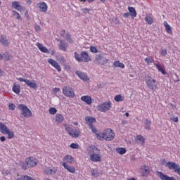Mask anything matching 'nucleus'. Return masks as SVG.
Listing matches in <instances>:
<instances>
[{
    "label": "nucleus",
    "instance_id": "f257e3e1",
    "mask_svg": "<svg viewBox=\"0 0 180 180\" xmlns=\"http://www.w3.org/2000/svg\"><path fill=\"white\" fill-rule=\"evenodd\" d=\"M115 131L111 129H105L103 132H98L96 134V137L98 140L101 141H112L115 139Z\"/></svg>",
    "mask_w": 180,
    "mask_h": 180
},
{
    "label": "nucleus",
    "instance_id": "f03ea898",
    "mask_svg": "<svg viewBox=\"0 0 180 180\" xmlns=\"http://www.w3.org/2000/svg\"><path fill=\"white\" fill-rule=\"evenodd\" d=\"M88 153L90 155L91 161L93 162H101L102 161V155H101V150L94 146H91L88 148Z\"/></svg>",
    "mask_w": 180,
    "mask_h": 180
},
{
    "label": "nucleus",
    "instance_id": "7ed1b4c3",
    "mask_svg": "<svg viewBox=\"0 0 180 180\" xmlns=\"http://www.w3.org/2000/svg\"><path fill=\"white\" fill-rule=\"evenodd\" d=\"M110 109H112V102L110 101L103 102L97 106V110L103 113H106Z\"/></svg>",
    "mask_w": 180,
    "mask_h": 180
},
{
    "label": "nucleus",
    "instance_id": "20e7f679",
    "mask_svg": "<svg viewBox=\"0 0 180 180\" xmlns=\"http://www.w3.org/2000/svg\"><path fill=\"white\" fill-rule=\"evenodd\" d=\"M18 109L21 110V114L24 117H32V110L27 108L25 104H19Z\"/></svg>",
    "mask_w": 180,
    "mask_h": 180
},
{
    "label": "nucleus",
    "instance_id": "39448f33",
    "mask_svg": "<svg viewBox=\"0 0 180 180\" xmlns=\"http://www.w3.org/2000/svg\"><path fill=\"white\" fill-rule=\"evenodd\" d=\"M106 55L104 53H99L95 56V63L99 64L100 65H105L109 63L108 58H106Z\"/></svg>",
    "mask_w": 180,
    "mask_h": 180
},
{
    "label": "nucleus",
    "instance_id": "423d86ee",
    "mask_svg": "<svg viewBox=\"0 0 180 180\" xmlns=\"http://www.w3.org/2000/svg\"><path fill=\"white\" fill-rule=\"evenodd\" d=\"M63 126L65 127V130L68 132V134L70 135L71 137H73L75 139H77V137H79V130L74 129L67 124H63Z\"/></svg>",
    "mask_w": 180,
    "mask_h": 180
},
{
    "label": "nucleus",
    "instance_id": "0eeeda50",
    "mask_svg": "<svg viewBox=\"0 0 180 180\" xmlns=\"http://www.w3.org/2000/svg\"><path fill=\"white\" fill-rule=\"evenodd\" d=\"M145 81L146 82L147 86L152 91H155V89H157V81L155 79H153L150 76H146Z\"/></svg>",
    "mask_w": 180,
    "mask_h": 180
},
{
    "label": "nucleus",
    "instance_id": "6e6552de",
    "mask_svg": "<svg viewBox=\"0 0 180 180\" xmlns=\"http://www.w3.org/2000/svg\"><path fill=\"white\" fill-rule=\"evenodd\" d=\"M25 162L28 168H34V167H37V164H39V160L34 157L26 158Z\"/></svg>",
    "mask_w": 180,
    "mask_h": 180
},
{
    "label": "nucleus",
    "instance_id": "1a4fd4ad",
    "mask_svg": "<svg viewBox=\"0 0 180 180\" xmlns=\"http://www.w3.org/2000/svg\"><path fill=\"white\" fill-rule=\"evenodd\" d=\"M166 167H167L169 169H173L174 172L180 175V167L179 165L174 162H168L166 164Z\"/></svg>",
    "mask_w": 180,
    "mask_h": 180
},
{
    "label": "nucleus",
    "instance_id": "9d476101",
    "mask_svg": "<svg viewBox=\"0 0 180 180\" xmlns=\"http://www.w3.org/2000/svg\"><path fill=\"white\" fill-rule=\"evenodd\" d=\"M58 169L56 167H46L44 170V174L45 175H56L57 174Z\"/></svg>",
    "mask_w": 180,
    "mask_h": 180
},
{
    "label": "nucleus",
    "instance_id": "9b49d317",
    "mask_svg": "<svg viewBox=\"0 0 180 180\" xmlns=\"http://www.w3.org/2000/svg\"><path fill=\"white\" fill-rule=\"evenodd\" d=\"M11 6L13 9H15V11H18V12H22V11H24L23 6L20 5V3L19 1H13L11 3Z\"/></svg>",
    "mask_w": 180,
    "mask_h": 180
},
{
    "label": "nucleus",
    "instance_id": "f8f14e48",
    "mask_svg": "<svg viewBox=\"0 0 180 180\" xmlns=\"http://www.w3.org/2000/svg\"><path fill=\"white\" fill-rule=\"evenodd\" d=\"M48 63L49 64H51V65H52V67H54L58 72H60L61 71V67L60 66L58 63L57 61H56L55 60H53L52 58L48 59Z\"/></svg>",
    "mask_w": 180,
    "mask_h": 180
},
{
    "label": "nucleus",
    "instance_id": "ddd939ff",
    "mask_svg": "<svg viewBox=\"0 0 180 180\" xmlns=\"http://www.w3.org/2000/svg\"><path fill=\"white\" fill-rule=\"evenodd\" d=\"M80 56H82V63L83 61L84 63H89V61L91 60V56H89V54L86 51L81 52Z\"/></svg>",
    "mask_w": 180,
    "mask_h": 180
},
{
    "label": "nucleus",
    "instance_id": "4468645a",
    "mask_svg": "<svg viewBox=\"0 0 180 180\" xmlns=\"http://www.w3.org/2000/svg\"><path fill=\"white\" fill-rule=\"evenodd\" d=\"M63 161V162H65V164H74V162H75L74 157H72L71 155H67L64 156Z\"/></svg>",
    "mask_w": 180,
    "mask_h": 180
},
{
    "label": "nucleus",
    "instance_id": "2eb2a0df",
    "mask_svg": "<svg viewBox=\"0 0 180 180\" xmlns=\"http://www.w3.org/2000/svg\"><path fill=\"white\" fill-rule=\"evenodd\" d=\"M62 165L65 168V169L68 171V172H70V174H75V171H76L75 167L68 165L65 162H62Z\"/></svg>",
    "mask_w": 180,
    "mask_h": 180
},
{
    "label": "nucleus",
    "instance_id": "dca6fc26",
    "mask_svg": "<svg viewBox=\"0 0 180 180\" xmlns=\"http://www.w3.org/2000/svg\"><path fill=\"white\" fill-rule=\"evenodd\" d=\"M141 172L143 176H148V175H150V167L147 165L141 166Z\"/></svg>",
    "mask_w": 180,
    "mask_h": 180
},
{
    "label": "nucleus",
    "instance_id": "f3484780",
    "mask_svg": "<svg viewBox=\"0 0 180 180\" xmlns=\"http://www.w3.org/2000/svg\"><path fill=\"white\" fill-rule=\"evenodd\" d=\"M76 75H78L79 78H80V79H82L83 81H88L89 79V78L88 77V75H86V74H85L84 72H82L79 70H77L75 72Z\"/></svg>",
    "mask_w": 180,
    "mask_h": 180
},
{
    "label": "nucleus",
    "instance_id": "a211bd4d",
    "mask_svg": "<svg viewBox=\"0 0 180 180\" xmlns=\"http://www.w3.org/2000/svg\"><path fill=\"white\" fill-rule=\"evenodd\" d=\"M40 12H47V4L44 1H41L38 4Z\"/></svg>",
    "mask_w": 180,
    "mask_h": 180
},
{
    "label": "nucleus",
    "instance_id": "6ab92c4d",
    "mask_svg": "<svg viewBox=\"0 0 180 180\" xmlns=\"http://www.w3.org/2000/svg\"><path fill=\"white\" fill-rule=\"evenodd\" d=\"M25 84L27 85V86H30V88H32V89H37L38 88L37 84L34 82V80L27 79Z\"/></svg>",
    "mask_w": 180,
    "mask_h": 180
},
{
    "label": "nucleus",
    "instance_id": "aec40b11",
    "mask_svg": "<svg viewBox=\"0 0 180 180\" xmlns=\"http://www.w3.org/2000/svg\"><path fill=\"white\" fill-rule=\"evenodd\" d=\"M85 122L86 124H89V126L91 127L94 126V124L96 122V119L91 116H89L85 118Z\"/></svg>",
    "mask_w": 180,
    "mask_h": 180
},
{
    "label": "nucleus",
    "instance_id": "412c9836",
    "mask_svg": "<svg viewBox=\"0 0 180 180\" xmlns=\"http://www.w3.org/2000/svg\"><path fill=\"white\" fill-rule=\"evenodd\" d=\"M0 43L5 47H8V46H9V44H10L9 41L6 39V36H5V35H1Z\"/></svg>",
    "mask_w": 180,
    "mask_h": 180
},
{
    "label": "nucleus",
    "instance_id": "4be33fe9",
    "mask_svg": "<svg viewBox=\"0 0 180 180\" xmlns=\"http://www.w3.org/2000/svg\"><path fill=\"white\" fill-rule=\"evenodd\" d=\"M158 174L161 180H176L174 177H170L167 175L164 174V173H162V172H158Z\"/></svg>",
    "mask_w": 180,
    "mask_h": 180
},
{
    "label": "nucleus",
    "instance_id": "5701e85b",
    "mask_svg": "<svg viewBox=\"0 0 180 180\" xmlns=\"http://www.w3.org/2000/svg\"><path fill=\"white\" fill-rule=\"evenodd\" d=\"M81 101L86 103V105H91L92 103V98L89 96H83L81 97Z\"/></svg>",
    "mask_w": 180,
    "mask_h": 180
},
{
    "label": "nucleus",
    "instance_id": "b1692460",
    "mask_svg": "<svg viewBox=\"0 0 180 180\" xmlns=\"http://www.w3.org/2000/svg\"><path fill=\"white\" fill-rule=\"evenodd\" d=\"M58 47H59V50H62L63 51H67V49L68 48V44L65 42V41H60V43Z\"/></svg>",
    "mask_w": 180,
    "mask_h": 180
},
{
    "label": "nucleus",
    "instance_id": "393cba45",
    "mask_svg": "<svg viewBox=\"0 0 180 180\" xmlns=\"http://www.w3.org/2000/svg\"><path fill=\"white\" fill-rule=\"evenodd\" d=\"M55 122L58 124L63 123V122H64V116L61 114H56L55 117Z\"/></svg>",
    "mask_w": 180,
    "mask_h": 180
},
{
    "label": "nucleus",
    "instance_id": "a878e982",
    "mask_svg": "<svg viewBox=\"0 0 180 180\" xmlns=\"http://www.w3.org/2000/svg\"><path fill=\"white\" fill-rule=\"evenodd\" d=\"M9 130L8 127L5 124L0 122V131L2 134H6V132Z\"/></svg>",
    "mask_w": 180,
    "mask_h": 180
},
{
    "label": "nucleus",
    "instance_id": "bb28decb",
    "mask_svg": "<svg viewBox=\"0 0 180 180\" xmlns=\"http://www.w3.org/2000/svg\"><path fill=\"white\" fill-rule=\"evenodd\" d=\"M37 46L38 47L39 50H40V51H41V53H50L49 51V49H47V48L46 46H43V44H41L40 43H37Z\"/></svg>",
    "mask_w": 180,
    "mask_h": 180
},
{
    "label": "nucleus",
    "instance_id": "cd10ccee",
    "mask_svg": "<svg viewBox=\"0 0 180 180\" xmlns=\"http://www.w3.org/2000/svg\"><path fill=\"white\" fill-rule=\"evenodd\" d=\"M136 141L141 146H144V143H146V139L141 135L136 136Z\"/></svg>",
    "mask_w": 180,
    "mask_h": 180
},
{
    "label": "nucleus",
    "instance_id": "c85d7f7f",
    "mask_svg": "<svg viewBox=\"0 0 180 180\" xmlns=\"http://www.w3.org/2000/svg\"><path fill=\"white\" fill-rule=\"evenodd\" d=\"M155 65L156 68L158 70L159 72H161L163 75H167V72L165 71V69L161 66V65H159L158 63H154Z\"/></svg>",
    "mask_w": 180,
    "mask_h": 180
},
{
    "label": "nucleus",
    "instance_id": "c756f323",
    "mask_svg": "<svg viewBox=\"0 0 180 180\" xmlns=\"http://www.w3.org/2000/svg\"><path fill=\"white\" fill-rule=\"evenodd\" d=\"M128 11L130 16H132V18H136V16H137V13L134 7H129Z\"/></svg>",
    "mask_w": 180,
    "mask_h": 180
},
{
    "label": "nucleus",
    "instance_id": "7c9ffc66",
    "mask_svg": "<svg viewBox=\"0 0 180 180\" xmlns=\"http://www.w3.org/2000/svg\"><path fill=\"white\" fill-rule=\"evenodd\" d=\"M145 21L148 25H153V15H146L145 18Z\"/></svg>",
    "mask_w": 180,
    "mask_h": 180
},
{
    "label": "nucleus",
    "instance_id": "2f4dec72",
    "mask_svg": "<svg viewBox=\"0 0 180 180\" xmlns=\"http://www.w3.org/2000/svg\"><path fill=\"white\" fill-rule=\"evenodd\" d=\"M63 92L65 96H69L70 98H74L75 96L74 91H63Z\"/></svg>",
    "mask_w": 180,
    "mask_h": 180
},
{
    "label": "nucleus",
    "instance_id": "473e14b6",
    "mask_svg": "<svg viewBox=\"0 0 180 180\" xmlns=\"http://www.w3.org/2000/svg\"><path fill=\"white\" fill-rule=\"evenodd\" d=\"M65 40L68 41V43H70V44H72L74 43V40L72 38H71V34L69 32H67L66 35L65 36Z\"/></svg>",
    "mask_w": 180,
    "mask_h": 180
},
{
    "label": "nucleus",
    "instance_id": "72a5a7b5",
    "mask_svg": "<svg viewBox=\"0 0 180 180\" xmlns=\"http://www.w3.org/2000/svg\"><path fill=\"white\" fill-rule=\"evenodd\" d=\"M164 26L165 27L166 31L167 33H172V30L171 29V25L167 22V21H164Z\"/></svg>",
    "mask_w": 180,
    "mask_h": 180
},
{
    "label": "nucleus",
    "instance_id": "f704fd0d",
    "mask_svg": "<svg viewBox=\"0 0 180 180\" xmlns=\"http://www.w3.org/2000/svg\"><path fill=\"white\" fill-rule=\"evenodd\" d=\"M116 152L118 154H120V155H123L124 154H126L127 150L125 148H116Z\"/></svg>",
    "mask_w": 180,
    "mask_h": 180
},
{
    "label": "nucleus",
    "instance_id": "c9c22d12",
    "mask_svg": "<svg viewBox=\"0 0 180 180\" xmlns=\"http://www.w3.org/2000/svg\"><path fill=\"white\" fill-rule=\"evenodd\" d=\"M114 101H115V102H123L124 101V97L119 94L115 96Z\"/></svg>",
    "mask_w": 180,
    "mask_h": 180
},
{
    "label": "nucleus",
    "instance_id": "e433bc0d",
    "mask_svg": "<svg viewBox=\"0 0 180 180\" xmlns=\"http://www.w3.org/2000/svg\"><path fill=\"white\" fill-rule=\"evenodd\" d=\"M114 67H119L120 68H124V64L123 63H120V61L117 60L113 63Z\"/></svg>",
    "mask_w": 180,
    "mask_h": 180
},
{
    "label": "nucleus",
    "instance_id": "4c0bfd02",
    "mask_svg": "<svg viewBox=\"0 0 180 180\" xmlns=\"http://www.w3.org/2000/svg\"><path fill=\"white\" fill-rule=\"evenodd\" d=\"M91 174L93 176H95L96 178L99 176V171H98L97 169H92L91 170Z\"/></svg>",
    "mask_w": 180,
    "mask_h": 180
},
{
    "label": "nucleus",
    "instance_id": "58836bf2",
    "mask_svg": "<svg viewBox=\"0 0 180 180\" xmlns=\"http://www.w3.org/2000/svg\"><path fill=\"white\" fill-rule=\"evenodd\" d=\"M145 129L146 130H150L151 129V121L146 120Z\"/></svg>",
    "mask_w": 180,
    "mask_h": 180
},
{
    "label": "nucleus",
    "instance_id": "ea45409f",
    "mask_svg": "<svg viewBox=\"0 0 180 180\" xmlns=\"http://www.w3.org/2000/svg\"><path fill=\"white\" fill-rule=\"evenodd\" d=\"M153 58H151L150 56H148L145 58V63L148 65H150L151 63H153Z\"/></svg>",
    "mask_w": 180,
    "mask_h": 180
},
{
    "label": "nucleus",
    "instance_id": "a19ab883",
    "mask_svg": "<svg viewBox=\"0 0 180 180\" xmlns=\"http://www.w3.org/2000/svg\"><path fill=\"white\" fill-rule=\"evenodd\" d=\"M6 134L8 135V139H9L10 140L12 139L13 137H15V134L13 133V131H10L9 129L7 131Z\"/></svg>",
    "mask_w": 180,
    "mask_h": 180
},
{
    "label": "nucleus",
    "instance_id": "79ce46f5",
    "mask_svg": "<svg viewBox=\"0 0 180 180\" xmlns=\"http://www.w3.org/2000/svg\"><path fill=\"white\" fill-rule=\"evenodd\" d=\"M75 58L78 63H82V56L79 55L78 52H75Z\"/></svg>",
    "mask_w": 180,
    "mask_h": 180
},
{
    "label": "nucleus",
    "instance_id": "37998d69",
    "mask_svg": "<svg viewBox=\"0 0 180 180\" xmlns=\"http://www.w3.org/2000/svg\"><path fill=\"white\" fill-rule=\"evenodd\" d=\"M12 13H13V16H15V18H16L17 19H22L20 14H19V13H18L17 11H13Z\"/></svg>",
    "mask_w": 180,
    "mask_h": 180
},
{
    "label": "nucleus",
    "instance_id": "c03bdc74",
    "mask_svg": "<svg viewBox=\"0 0 180 180\" xmlns=\"http://www.w3.org/2000/svg\"><path fill=\"white\" fill-rule=\"evenodd\" d=\"M50 115H56L57 113V108H51L49 110Z\"/></svg>",
    "mask_w": 180,
    "mask_h": 180
},
{
    "label": "nucleus",
    "instance_id": "a18cd8bd",
    "mask_svg": "<svg viewBox=\"0 0 180 180\" xmlns=\"http://www.w3.org/2000/svg\"><path fill=\"white\" fill-rule=\"evenodd\" d=\"M12 91H20V86L19 84L14 83Z\"/></svg>",
    "mask_w": 180,
    "mask_h": 180
},
{
    "label": "nucleus",
    "instance_id": "49530a36",
    "mask_svg": "<svg viewBox=\"0 0 180 180\" xmlns=\"http://www.w3.org/2000/svg\"><path fill=\"white\" fill-rule=\"evenodd\" d=\"M70 148H73V150H77L79 148V145L78 143H72L70 146Z\"/></svg>",
    "mask_w": 180,
    "mask_h": 180
},
{
    "label": "nucleus",
    "instance_id": "de8ad7c7",
    "mask_svg": "<svg viewBox=\"0 0 180 180\" xmlns=\"http://www.w3.org/2000/svg\"><path fill=\"white\" fill-rule=\"evenodd\" d=\"M89 129L91 130L92 133L98 134V130L96 129V127H94V125L90 126Z\"/></svg>",
    "mask_w": 180,
    "mask_h": 180
},
{
    "label": "nucleus",
    "instance_id": "09e8293b",
    "mask_svg": "<svg viewBox=\"0 0 180 180\" xmlns=\"http://www.w3.org/2000/svg\"><path fill=\"white\" fill-rule=\"evenodd\" d=\"M8 108L11 110H15V109H16V105H15V104L11 103L8 104Z\"/></svg>",
    "mask_w": 180,
    "mask_h": 180
},
{
    "label": "nucleus",
    "instance_id": "8fccbe9b",
    "mask_svg": "<svg viewBox=\"0 0 180 180\" xmlns=\"http://www.w3.org/2000/svg\"><path fill=\"white\" fill-rule=\"evenodd\" d=\"M90 51H91V53H98V49H96V47H95L94 46H91Z\"/></svg>",
    "mask_w": 180,
    "mask_h": 180
},
{
    "label": "nucleus",
    "instance_id": "3c124183",
    "mask_svg": "<svg viewBox=\"0 0 180 180\" xmlns=\"http://www.w3.org/2000/svg\"><path fill=\"white\" fill-rule=\"evenodd\" d=\"M20 165L22 167V169H24L25 171V169H27V165L25 164V162H20Z\"/></svg>",
    "mask_w": 180,
    "mask_h": 180
},
{
    "label": "nucleus",
    "instance_id": "603ef678",
    "mask_svg": "<svg viewBox=\"0 0 180 180\" xmlns=\"http://www.w3.org/2000/svg\"><path fill=\"white\" fill-rule=\"evenodd\" d=\"M170 120H172V122H174V123H178V122H179L178 117H170Z\"/></svg>",
    "mask_w": 180,
    "mask_h": 180
},
{
    "label": "nucleus",
    "instance_id": "864d4df0",
    "mask_svg": "<svg viewBox=\"0 0 180 180\" xmlns=\"http://www.w3.org/2000/svg\"><path fill=\"white\" fill-rule=\"evenodd\" d=\"M167 54V49H162L161 51H160V55L162 56V57H165V56Z\"/></svg>",
    "mask_w": 180,
    "mask_h": 180
},
{
    "label": "nucleus",
    "instance_id": "5fc2aeb1",
    "mask_svg": "<svg viewBox=\"0 0 180 180\" xmlns=\"http://www.w3.org/2000/svg\"><path fill=\"white\" fill-rule=\"evenodd\" d=\"M82 11L83 12V13L86 14V13H89V12H91V9L84 8L82 9Z\"/></svg>",
    "mask_w": 180,
    "mask_h": 180
},
{
    "label": "nucleus",
    "instance_id": "6e6d98bb",
    "mask_svg": "<svg viewBox=\"0 0 180 180\" xmlns=\"http://www.w3.org/2000/svg\"><path fill=\"white\" fill-rule=\"evenodd\" d=\"M18 81H20V82H25L26 84V81H27V79H25L23 77H18L17 78Z\"/></svg>",
    "mask_w": 180,
    "mask_h": 180
},
{
    "label": "nucleus",
    "instance_id": "4d7b16f0",
    "mask_svg": "<svg viewBox=\"0 0 180 180\" xmlns=\"http://www.w3.org/2000/svg\"><path fill=\"white\" fill-rule=\"evenodd\" d=\"M34 29L36 32H40V30H41V28L40 27V26L37 24L34 25Z\"/></svg>",
    "mask_w": 180,
    "mask_h": 180
},
{
    "label": "nucleus",
    "instance_id": "13d9d810",
    "mask_svg": "<svg viewBox=\"0 0 180 180\" xmlns=\"http://www.w3.org/2000/svg\"><path fill=\"white\" fill-rule=\"evenodd\" d=\"M60 36H61L62 37H64L65 36V30H62V31L60 32Z\"/></svg>",
    "mask_w": 180,
    "mask_h": 180
},
{
    "label": "nucleus",
    "instance_id": "bf43d9fd",
    "mask_svg": "<svg viewBox=\"0 0 180 180\" xmlns=\"http://www.w3.org/2000/svg\"><path fill=\"white\" fill-rule=\"evenodd\" d=\"M124 18H129L130 16V13H125L123 14Z\"/></svg>",
    "mask_w": 180,
    "mask_h": 180
},
{
    "label": "nucleus",
    "instance_id": "052dcab7",
    "mask_svg": "<svg viewBox=\"0 0 180 180\" xmlns=\"http://www.w3.org/2000/svg\"><path fill=\"white\" fill-rule=\"evenodd\" d=\"M0 140L1 141H5L6 140V138H5V136H1Z\"/></svg>",
    "mask_w": 180,
    "mask_h": 180
},
{
    "label": "nucleus",
    "instance_id": "680f3d73",
    "mask_svg": "<svg viewBox=\"0 0 180 180\" xmlns=\"http://www.w3.org/2000/svg\"><path fill=\"white\" fill-rule=\"evenodd\" d=\"M3 75H4V71L1 70V69H0V77H2Z\"/></svg>",
    "mask_w": 180,
    "mask_h": 180
},
{
    "label": "nucleus",
    "instance_id": "e2e57ef3",
    "mask_svg": "<svg viewBox=\"0 0 180 180\" xmlns=\"http://www.w3.org/2000/svg\"><path fill=\"white\" fill-rule=\"evenodd\" d=\"M15 94H16L17 95H19V94H20V91H14Z\"/></svg>",
    "mask_w": 180,
    "mask_h": 180
},
{
    "label": "nucleus",
    "instance_id": "0e129e2a",
    "mask_svg": "<svg viewBox=\"0 0 180 180\" xmlns=\"http://www.w3.org/2000/svg\"><path fill=\"white\" fill-rule=\"evenodd\" d=\"M161 162H162V165H164V163L165 162V159H162V160H161Z\"/></svg>",
    "mask_w": 180,
    "mask_h": 180
},
{
    "label": "nucleus",
    "instance_id": "69168bd1",
    "mask_svg": "<svg viewBox=\"0 0 180 180\" xmlns=\"http://www.w3.org/2000/svg\"><path fill=\"white\" fill-rule=\"evenodd\" d=\"M87 1H88L89 4H91V2H94V1H95V0H87Z\"/></svg>",
    "mask_w": 180,
    "mask_h": 180
},
{
    "label": "nucleus",
    "instance_id": "338daca9",
    "mask_svg": "<svg viewBox=\"0 0 180 180\" xmlns=\"http://www.w3.org/2000/svg\"><path fill=\"white\" fill-rule=\"evenodd\" d=\"M73 124H75V126H78V122H73Z\"/></svg>",
    "mask_w": 180,
    "mask_h": 180
},
{
    "label": "nucleus",
    "instance_id": "774afa93",
    "mask_svg": "<svg viewBox=\"0 0 180 180\" xmlns=\"http://www.w3.org/2000/svg\"><path fill=\"white\" fill-rule=\"evenodd\" d=\"M129 112H126V113H125V116H126L127 117H129Z\"/></svg>",
    "mask_w": 180,
    "mask_h": 180
}]
</instances>
